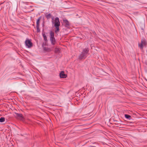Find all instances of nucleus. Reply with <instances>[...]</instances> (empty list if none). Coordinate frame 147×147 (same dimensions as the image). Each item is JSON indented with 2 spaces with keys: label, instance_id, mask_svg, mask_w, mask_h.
<instances>
[{
  "label": "nucleus",
  "instance_id": "nucleus-1",
  "mask_svg": "<svg viewBox=\"0 0 147 147\" xmlns=\"http://www.w3.org/2000/svg\"><path fill=\"white\" fill-rule=\"evenodd\" d=\"M89 49L88 48H86L83 49L82 51L79 56V59L81 60L85 59L86 57V55L88 53Z\"/></svg>",
  "mask_w": 147,
  "mask_h": 147
},
{
  "label": "nucleus",
  "instance_id": "nucleus-2",
  "mask_svg": "<svg viewBox=\"0 0 147 147\" xmlns=\"http://www.w3.org/2000/svg\"><path fill=\"white\" fill-rule=\"evenodd\" d=\"M54 33L52 31L50 32V40L52 45H55L56 43V41L55 38L54 37Z\"/></svg>",
  "mask_w": 147,
  "mask_h": 147
},
{
  "label": "nucleus",
  "instance_id": "nucleus-3",
  "mask_svg": "<svg viewBox=\"0 0 147 147\" xmlns=\"http://www.w3.org/2000/svg\"><path fill=\"white\" fill-rule=\"evenodd\" d=\"M146 40L144 39H143L142 40L141 43L140 44H138V46H139L141 49H142L143 47L145 46L146 45Z\"/></svg>",
  "mask_w": 147,
  "mask_h": 147
},
{
  "label": "nucleus",
  "instance_id": "nucleus-4",
  "mask_svg": "<svg viewBox=\"0 0 147 147\" xmlns=\"http://www.w3.org/2000/svg\"><path fill=\"white\" fill-rule=\"evenodd\" d=\"M15 114L16 115L15 117L17 119L21 120H23L24 119V118L22 114L15 113Z\"/></svg>",
  "mask_w": 147,
  "mask_h": 147
},
{
  "label": "nucleus",
  "instance_id": "nucleus-5",
  "mask_svg": "<svg viewBox=\"0 0 147 147\" xmlns=\"http://www.w3.org/2000/svg\"><path fill=\"white\" fill-rule=\"evenodd\" d=\"M54 23L55 26H60V22L58 18L56 17L55 18Z\"/></svg>",
  "mask_w": 147,
  "mask_h": 147
},
{
  "label": "nucleus",
  "instance_id": "nucleus-6",
  "mask_svg": "<svg viewBox=\"0 0 147 147\" xmlns=\"http://www.w3.org/2000/svg\"><path fill=\"white\" fill-rule=\"evenodd\" d=\"M25 44L28 47L30 48L32 47V45L31 41L29 40H26L25 41Z\"/></svg>",
  "mask_w": 147,
  "mask_h": 147
},
{
  "label": "nucleus",
  "instance_id": "nucleus-7",
  "mask_svg": "<svg viewBox=\"0 0 147 147\" xmlns=\"http://www.w3.org/2000/svg\"><path fill=\"white\" fill-rule=\"evenodd\" d=\"M63 24L65 27L69 28L70 26V24L67 20V19L63 20Z\"/></svg>",
  "mask_w": 147,
  "mask_h": 147
},
{
  "label": "nucleus",
  "instance_id": "nucleus-8",
  "mask_svg": "<svg viewBox=\"0 0 147 147\" xmlns=\"http://www.w3.org/2000/svg\"><path fill=\"white\" fill-rule=\"evenodd\" d=\"M46 42H45V44L43 43L42 44V47L44 51L48 52L51 51V49L50 48L44 46V45H46Z\"/></svg>",
  "mask_w": 147,
  "mask_h": 147
},
{
  "label": "nucleus",
  "instance_id": "nucleus-9",
  "mask_svg": "<svg viewBox=\"0 0 147 147\" xmlns=\"http://www.w3.org/2000/svg\"><path fill=\"white\" fill-rule=\"evenodd\" d=\"M60 77L62 78H65L67 77V75L64 74V71H61L59 74Z\"/></svg>",
  "mask_w": 147,
  "mask_h": 147
},
{
  "label": "nucleus",
  "instance_id": "nucleus-10",
  "mask_svg": "<svg viewBox=\"0 0 147 147\" xmlns=\"http://www.w3.org/2000/svg\"><path fill=\"white\" fill-rule=\"evenodd\" d=\"M41 19V17L40 16L39 17L38 19L36 21V26H39L40 21V20Z\"/></svg>",
  "mask_w": 147,
  "mask_h": 147
},
{
  "label": "nucleus",
  "instance_id": "nucleus-11",
  "mask_svg": "<svg viewBox=\"0 0 147 147\" xmlns=\"http://www.w3.org/2000/svg\"><path fill=\"white\" fill-rule=\"evenodd\" d=\"M42 35L44 38V40L46 42H47V39L46 35L45 34V33H42Z\"/></svg>",
  "mask_w": 147,
  "mask_h": 147
},
{
  "label": "nucleus",
  "instance_id": "nucleus-12",
  "mask_svg": "<svg viewBox=\"0 0 147 147\" xmlns=\"http://www.w3.org/2000/svg\"><path fill=\"white\" fill-rule=\"evenodd\" d=\"M60 49L58 48H55V53H59L60 52Z\"/></svg>",
  "mask_w": 147,
  "mask_h": 147
},
{
  "label": "nucleus",
  "instance_id": "nucleus-13",
  "mask_svg": "<svg viewBox=\"0 0 147 147\" xmlns=\"http://www.w3.org/2000/svg\"><path fill=\"white\" fill-rule=\"evenodd\" d=\"M46 17L47 19H49L51 17V15L50 13L48 14L46 16Z\"/></svg>",
  "mask_w": 147,
  "mask_h": 147
},
{
  "label": "nucleus",
  "instance_id": "nucleus-14",
  "mask_svg": "<svg viewBox=\"0 0 147 147\" xmlns=\"http://www.w3.org/2000/svg\"><path fill=\"white\" fill-rule=\"evenodd\" d=\"M59 26H55V27L56 29L55 30V33H57V32H59Z\"/></svg>",
  "mask_w": 147,
  "mask_h": 147
},
{
  "label": "nucleus",
  "instance_id": "nucleus-15",
  "mask_svg": "<svg viewBox=\"0 0 147 147\" xmlns=\"http://www.w3.org/2000/svg\"><path fill=\"white\" fill-rule=\"evenodd\" d=\"M125 117L128 119H131V117L130 115L128 114H125Z\"/></svg>",
  "mask_w": 147,
  "mask_h": 147
},
{
  "label": "nucleus",
  "instance_id": "nucleus-16",
  "mask_svg": "<svg viewBox=\"0 0 147 147\" xmlns=\"http://www.w3.org/2000/svg\"><path fill=\"white\" fill-rule=\"evenodd\" d=\"M5 118L3 117H1L0 118V122H3L5 121Z\"/></svg>",
  "mask_w": 147,
  "mask_h": 147
},
{
  "label": "nucleus",
  "instance_id": "nucleus-17",
  "mask_svg": "<svg viewBox=\"0 0 147 147\" xmlns=\"http://www.w3.org/2000/svg\"><path fill=\"white\" fill-rule=\"evenodd\" d=\"M39 26H36V32H39L40 31V29H39Z\"/></svg>",
  "mask_w": 147,
  "mask_h": 147
}]
</instances>
